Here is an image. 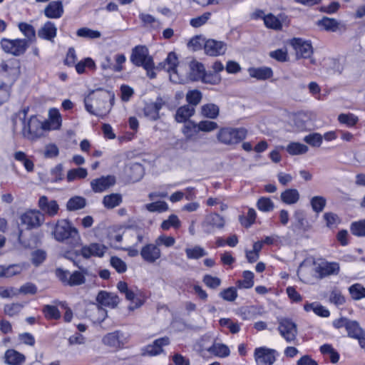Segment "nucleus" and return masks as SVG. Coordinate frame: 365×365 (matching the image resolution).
I'll return each mask as SVG.
<instances>
[{"label":"nucleus","instance_id":"1","mask_svg":"<svg viewBox=\"0 0 365 365\" xmlns=\"http://www.w3.org/2000/svg\"><path fill=\"white\" fill-rule=\"evenodd\" d=\"M29 107H24L12 118L13 130L14 132H21L24 138L34 140L43 135L46 130V124L40 121L36 116L31 115L26 120Z\"/></svg>","mask_w":365,"mask_h":365},{"label":"nucleus","instance_id":"2","mask_svg":"<svg viewBox=\"0 0 365 365\" xmlns=\"http://www.w3.org/2000/svg\"><path fill=\"white\" fill-rule=\"evenodd\" d=\"M114 97L113 93L107 91H93L84 99L86 109L92 115L103 117L110 112Z\"/></svg>","mask_w":365,"mask_h":365},{"label":"nucleus","instance_id":"3","mask_svg":"<svg viewBox=\"0 0 365 365\" xmlns=\"http://www.w3.org/2000/svg\"><path fill=\"white\" fill-rule=\"evenodd\" d=\"M52 235L56 240L61 242L68 241L72 247H77L81 243L78 230L67 220H58Z\"/></svg>","mask_w":365,"mask_h":365},{"label":"nucleus","instance_id":"4","mask_svg":"<svg viewBox=\"0 0 365 365\" xmlns=\"http://www.w3.org/2000/svg\"><path fill=\"white\" fill-rule=\"evenodd\" d=\"M16 68L10 63H0V106L8 100L11 83L14 81Z\"/></svg>","mask_w":365,"mask_h":365},{"label":"nucleus","instance_id":"5","mask_svg":"<svg viewBox=\"0 0 365 365\" xmlns=\"http://www.w3.org/2000/svg\"><path fill=\"white\" fill-rule=\"evenodd\" d=\"M209 342H211V337L208 335L202 337L199 342L198 351L202 356H205L206 351L219 358H226L230 356V350L227 345L215 341L208 346Z\"/></svg>","mask_w":365,"mask_h":365},{"label":"nucleus","instance_id":"6","mask_svg":"<svg viewBox=\"0 0 365 365\" xmlns=\"http://www.w3.org/2000/svg\"><path fill=\"white\" fill-rule=\"evenodd\" d=\"M246 135L247 130L244 128H223L218 131L217 138L220 143L231 145L245 139Z\"/></svg>","mask_w":365,"mask_h":365},{"label":"nucleus","instance_id":"7","mask_svg":"<svg viewBox=\"0 0 365 365\" xmlns=\"http://www.w3.org/2000/svg\"><path fill=\"white\" fill-rule=\"evenodd\" d=\"M226 218L218 212H212L207 214L200 226L206 234H213L216 230H222L226 226Z\"/></svg>","mask_w":365,"mask_h":365},{"label":"nucleus","instance_id":"8","mask_svg":"<svg viewBox=\"0 0 365 365\" xmlns=\"http://www.w3.org/2000/svg\"><path fill=\"white\" fill-rule=\"evenodd\" d=\"M1 46L6 53L18 56L24 54L30 45L28 40H23L22 38H2Z\"/></svg>","mask_w":365,"mask_h":365},{"label":"nucleus","instance_id":"9","mask_svg":"<svg viewBox=\"0 0 365 365\" xmlns=\"http://www.w3.org/2000/svg\"><path fill=\"white\" fill-rule=\"evenodd\" d=\"M130 61L137 66L149 68L153 66V58L149 56L148 49L145 46H137L132 49Z\"/></svg>","mask_w":365,"mask_h":365},{"label":"nucleus","instance_id":"10","mask_svg":"<svg viewBox=\"0 0 365 365\" xmlns=\"http://www.w3.org/2000/svg\"><path fill=\"white\" fill-rule=\"evenodd\" d=\"M278 330L282 336L287 342H294L297 339V324L291 319L287 318H280L278 319Z\"/></svg>","mask_w":365,"mask_h":365},{"label":"nucleus","instance_id":"11","mask_svg":"<svg viewBox=\"0 0 365 365\" xmlns=\"http://www.w3.org/2000/svg\"><path fill=\"white\" fill-rule=\"evenodd\" d=\"M43 220V215L40 211L29 210L21 216L19 226H25V229L31 230L39 227Z\"/></svg>","mask_w":365,"mask_h":365},{"label":"nucleus","instance_id":"12","mask_svg":"<svg viewBox=\"0 0 365 365\" xmlns=\"http://www.w3.org/2000/svg\"><path fill=\"white\" fill-rule=\"evenodd\" d=\"M277 351L266 347L257 348L255 350V359L257 365H272L276 361Z\"/></svg>","mask_w":365,"mask_h":365},{"label":"nucleus","instance_id":"13","mask_svg":"<svg viewBox=\"0 0 365 365\" xmlns=\"http://www.w3.org/2000/svg\"><path fill=\"white\" fill-rule=\"evenodd\" d=\"M340 271V266L336 262L322 261L315 264L314 272L320 279L330 275H337Z\"/></svg>","mask_w":365,"mask_h":365},{"label":"nucleus","instance_id":"14","mask_svg":"<svg viewBox=\"0 0 365 365\" xmlns=\"http://www.w3.org/2000/svg\"><path fill=\"white\" fill-rule=\"evenodd\" d=\"M142 259L150 264L155 263L161 257V250L155 243H148L144 245L140 250Z\"/></svg>","mask_w":365,"mask_h":365},{"label":"nucleus","instance_id":"15","mask_svg":"<svg viewBox=\"0 0 365 365\" xmlns=\"http://www.w3.org/2000/svg\"><path fill=\"white\" fill-rule=\"evenodd\" d=\"M290 44L296 51L298 58H309L313 53L311 43L302 38H294L290 41Z\"/></svg>","mask_w":365,"mask_h":365},{"label":"nucleus","instance_id":"16","mask_svg":"<svg viewBox=\"0 0 365 365\" xmlns=\"http://www.w3.org/2000/svg\"><path fill=\"white\" fill-rule=\"evenodd\" d=\"M117 288L120 293L125 294L127 300L131 302V304L128 306L129 310L133 311L135 309L139 308L143 304V302L140 299H136L135 292L128 288L126 282L120 281L117 284Z\"/></svg>","mask_w":365,"mask_h":365},{"label":"nucleus","instance_id":"17","mask_svg":"<svg viewBox=\"0 0 365 365\" xmlns=\"http://www.w3.org/2000/svg\"><path fill=\"white\" fill-rule=\"evenodd\" d=\"M115 178L112 175L103 176L93 180L91 182V187L95 192H102L114 185Z\"/></svg>","mask_w":365,"mask_h":365},{"label":"nucleus","instance_id":"18","mask_svg":"<svg viewBox=\"0 0 365 365\" xmlns=\"http://www.w3.org/2000/svg\"><path fill=\"white\" fill-rule=\"evenodd\" d=\"M206 54L211 56L223 55L227 51V45L222 41L208 39L204 46Z\"/></svg>","mask_w":365,"mask_h":365},{"label":"nucleus","instance_id":"19","mask_svg":"<svg viewBox=\"0 0 365 365\" xmlns=\"http://www.w3.org/2000/svg\"><path fill=\"white\" fill-rule=\"evenodd\" d=\"M170 339L168 337H162L153 341L152 344L146 346L143 349V356H156L163 352V347L168 345Z\"/></svg>","mask_w":365,"mask_h":365},{"label":"nucleus","instance_id":"20","mask_svg":"<svg viewBox=\"0 0 365 365\" xmlns=\"http://www.w3.org/2000/svg\"><path fill=\"white\" fill-rule=\"evenodd\" d=\"M165 104L162 98H158L154 103H147L143 109L145 117L152 120H156L160 118L159 110Z\"/></svg>","mask_w":365,"mask_h":365},{"label":"nucleus","instance_id":"21","mask_svg":"<svg viewBox=\"0 0 365 365\" xmlns=\"http://www.w3.org/2000/svg\"><path fill=\"white\" fill-rule=\"evenodd\" d=\"M106 250L107 247L102 244L91 243L89 245L83 246L80 253L84 258H89L92 256L101 257Z\"/></svg>","mask_w":365,"mask_h":365},{"label":"nucleus","instance_id":"22","mask_svg":"<svg viewBox=\"0 0 365 365\" xmlns=\"http://www.w3.org/2000/svg\"><path fill=\"white\" fill-rule=\"evenodd\" d=\"M125 242L133 246H138L143 242L145 233L143 230L137 228H128L123 232Z\"/></svg>","mask_w":365,"mask_h":365},{"label":"nucleus","instance_id":"23","mask_svg":"<svg viewBox=\"0 0 365 365\" xmlns=\"http://www.w3.org/2000/svg\"><path fill=\"white\" fill-rule=\"evenodd\" d=\"M178 63V60L176 54L174 52L168 53L165 62L163 67L170 73V78L172 81L175 83L180 82V79L178 78V71L176 70Z\"/></svg>","mask_w":365,"mask_h":365},{"label":"nucleus","instance_id":"24","mask_svg":"<svg viewBox=\"0 0 365 365\" xmlns=\"http://www.w3.org/2000/svg\"><path fill=\"white\" fill-rule=\"evenodd\" d=\"M292 122L297 131H305L310 129L311 116L307 113H298L294 115Z\"/></svg>","mask_w":365,"mask_h":365},{"label":"nucleus","instance_id":"25","mask_svg":"<svg viewBox=\"0 0 365 365\" xmlns=\"http://www.w3.org/2000/svg\"><path fill=\"white\" fill-rule=\"evenodd\" d=\"M41 210L50 217L57 215L59 207L56 200H49L46 196H41L38 200Z\"/></svg>","mask_w":365,"mask_h":365},{"label":"nucleus","instance_id":"26","mask_svg":"<svg viewBox=\"0 0 365 365\" xmlns=\"http://www.w3.org/2000/svg\"><path fill=\"white\" fill-rule=\"evenodd\" d=\"M96 300L100 304L112 308L116 307L120 302L115 294L106 291H101L97 295Z\"/></svg>","mask_w":365,"mask_h":365},{"label":"nucleus","instance_id":"27","mask_svg":"<svg viewBox=\"0 0 365 365\" xmlns=\"http://www.w3.org/2000/svg\"><path fill=\"white\" fill-rule=\"evenodd\" d=\"M189 67V78L192 81H202L206 73L204 66L201 63L193 60L190 63Z\"/></svg>","mask_w":365,"mask_h":365},{"label":"nucleus","instance_id":"28","mask_svg":"<svg viewBox=\"0 0 365 365\" xmlns=\"http://www.w3.org/2000/svg\"><path fill=\"white\" fill-rule=\"evenodd\" d=\"M102 342L104 345L115 350L119 349L123 346V343L120 340V333L119 331H113L107 334L103 337Z\"/></svg>","mask_w":365,"mask_h":365},{"label":"nucleus","instance_id":"29","mask_svg":"<svg viewBox=\"0 0 365 365\" xmlns=\"http://www.w3.org/2000/svg\"><path fill=\"white\" fill-rule=\"evenodd\" d=\"M44 14L50 19L60 18L63 14V7L61 1H53L50 2L45 8Z\"/></svg>","mask_w":365,"mask_h":365},{"label":"nucleus","instance_id":"30","mask_svg":"<svg viewBox=\"0 0 365 365\" xmlns=\"http://www.w3.org/2000/svg\"><path fill=\"white\" fill-rule=\"evenodd\" d=\"M62 123L61 115L56 108H51L48 111V120L43 123L46 124V130L58 129Z\"/></svg>","mask_w":365,"mask_h":365},{"label":"nucleus","instance_id":"31","mask_svg":"<svg viewBox=\"0 0 365 365\" xmlns=\"http://www.w3.org/2000/svg\"><path fill=\"white\" fill-rule=\"evenodd\" d=\"M57 28L51 21L46 22L38 30V37L48 41H53L56 36Z\"/></svg>","mask_w":365,"mask_h":365},{"label":"nucleus","instance_id":"32","mask_svg":"<svg viewBox=\"0 0 365 365\" xmlns=\"http://www.w3.org/2000/svg\"><path fill=\"white\" fill-rule=\"evenodd\" d=\"M346 329L348 336L358 339L359 344L362 339H365V332L356 321L349 320Z\"/></svg>","mask_w":365,"mask_h":365},{"label":"nucleus","instance_id":"33","mask_svg":"<svg viewBox=\"0 0 365 365\" xmlns=\"http://www.w3.org/2000/svg\"><path fill=\"white\" fill-rule=\"evenodd\" d=\"M248 73L252 78L257 80H267L273 75L272 70L269 67L250 68Z\"/></svg>","mask_w":365,"mask_h":365},{"label":"nucleus","instance_id":"34","mask_svg":"<svg viewBox=\"0 0 365 365\" xmlns=\"http://www.w3.org/2000/svg\"><path fill=\"white\" fill-rule=\"evenodd\" d=\"M5 361L10 365H21L25 361L24 354L14 349H9L5 353Z\"/></svg>","mask_w":365,"mask_h":365},{"label":"nucleus","instance_id":"35","mask_svg":"<svg viewBox=\"0 0 365 365\" xmlns=\"http://www.w3.org/2000/svg\"><path fill=\"white\" fill-rule=\"evenodd\" d=\"M195 113L194 107L185 105L180 107L175 114V120L178 123L186 122Z\"/></svg>","mask_w":365,"mask_h":365},{"label":"nucleus","instance_id":"36","mask_svg":"<svg viewBox=\"0 0 365 365\" xmlns=\"http://www.w3.org/2000/svg\"><path fill=\"white\" fill-rule=\"evenodd\" d=\"M282 201L287 205H293L299 200V193L297 189H287L281 193Z\"/></svg>","mask_w":365,"mask_h":365},{"label":"nucleus","instance_id":"37","mask_svg":"<svg viewBox=\"0 0 365 365\" xmlns=\"http://www.w3.org/2000/svg\"><path fill=\"white\" fill-rule=\"evenodd\" d=\"M286 150L291 155H299L306 154L309 148L307 145L299 142H291L287 145Z\"/></svg>","mask_w":365,"mask_h":365},{"label":"nucleus","instance_id":"38","mask_svg":"<svg viewBox=\"0 0 365 365\" xmlns=\"http://www.w3.org/2000/svg\"><path fill=\"white\" fill-rule=\"evenodd\" d=\"M18 28L25 36V38L22 39L28 40L30 45L36 38V31L33 26L27 23L21 22L18 24Z\"/></svg>","mask_w":365,"mask_h":365},{"label":"nucleus","instance_id":"39","mask_svg":"<svg viewBox=\"0 0 365 365\" xmlns=\"http://www.w3.org/2000/svg\"><path fill=\"white\" fill-rule=\"evenodd\" d=\"M200 112L202 115L205 118L215 119L219 115L220 109L214 103H207L201 107Z\"/></svg>","mask_w":365,"mask_h":365},{"label":"nucleus","instance_id":"40","mask_svg":"<svg viewBox=\"0 0 365 365\" xmlns=\"http://www.w3.org/2000/svg\"><path fill=\"white\" fill-rule=\"evenodd\" d=\"M122 202V196L118 193H112L103 197V204L108 209H113Z\"/></svg>","mask_w":365,"mask_h":365},{"label":"nucleus","instance_id":"41","mask_svg":"<svg viewBox=\"0 0 365 365\" xmlns=\"http://www.w3.org/2000/svg\"><path fill=\"white\" fill-rule=\"evenodd\" d=\"M22 267L18 264H12L8 267L0 266V277L9 278L21 272Z\"/></svg>","mask_w":365,"mask_h":365},{"label":"nucleus","instance_id":"42","mask_svg":"<svg viewBox=\"0 0 365 365\" xmlns=\"http://www.w3.org/2000/svg\"><path fill=\"white\" fill-rule=\"evenodd\" d=\"M130 180L132 182H138L139 181L142 177L143 176V168L140 163H133L130 165Z\"/></svg>","mask_w":365,"mask_h":365},{"label":"nucleus","instance_id":"43","mask_svg":"<svg viewBox=\"0 0 365 365\" xmlns=\"http://www.w3.org/2000/svg\"><path fill=\"white\" fill-rule=\"evenodd\" d=\"M349 292L354 300H360L365 298V287L359 283L350 286Z\"/></svg>","mask_w":365,"mask_h":365},{"label":"nucleus","instance_id":"44","mask_svg":"<svg viewBox=\"0 0 365 365\" xmlns=\"http://www.w3.org/2000/svg\"><path fill=\"white\" fill-rule=\"evenodd\" d=\"M14 158L16 160L22 163L25 169L28 172H32L34 170V163L32 160L28 158L25 153L22 151H17L14 154Z\"/></svg>","mask_w":365,"mask_h":365},{"label":"nucleus","instance_id":"45","mask_svg":"<svg viewBox=\"0 0 365 365\" xmlns=\"http://www.w3.org/2000/svg\"><path fill=\"white\" fill-rule=\"evenodd\" d=\"M243 279L237 282L240 289H250L254 285V273L251 271H244Z\"/></svg>","mask_w":365,"mask_h":365},{"label":"nucleus","instance_id":"46","mask_svg":"<svg viewBox=\"0 0 365 365\" xmlns=\"http://www.w3.org/2000/svg\"><path fill=\"white\" fill-rule=\"evenodd\" d=\"M145 207L150 212H163L168 211L169 209L168 203L161 200L148 203L145 205Z\"/></svg>","mask_w":365,"mask_h":365},{"label":"nucleus","instance_id":"47","mask_svg":"<svg viewBox=\"0 0 365 365\" xmlns=\"http://www.w3.org/2000/svg\"><path fill=\"white\" fill-rule=\"evenodd\" d=\"M86 206V199L80 197L75 196L69 199L67 202V209L70 211L78 210L83 208Z\"/></svg>","mask_w":365,"mask_h":365},{"label":"nucleus","instance_id":"48","mask_svg":"<svg viewBox=\"0 0 365 365\" xmlns=\"http://www.w3.org/2000/svg\"><path fill=\"white\" fill-rule=\"evenodd\" d=\"M185 251L187 257L190 259H197L207 255V252L202 247L198 245L186 248Z\"/></svg>","mask_w":365,"mask_h":365},{"label":"nucleus","instance_id":"49","mask_svg":"<svg viewBox=\"0 0 365 365\" xmlns=\"http://www.w3.org/2000/svg\"><path fill=\"white\" fill-rule=\"evenodd\" d=\"M88 175V172L86 168H78L75 169H71L68 171L66 179L68 182H72L77 179H83L86 178Z\"/></svg>","mask_w":365,"mask_h":365},{"label":"nucleus","instance_id":"50","mask_svg":"<svg viewBox=\"0 0 365 365\" xmlns=\"http://www.w3.org/2000/svg\"><path fill=\"white\" fill-rule=\"evenodd\" d=\"M310 204L314 212L319 213L324 209L327 200L323 196H314L310 200Z\"/></svg>","mask_w":365,"mask_h":365},{"label":"nucleus","instance_id":"51","mask_svg":"<svg viewBox=\"0 0 365 365\" xmlns=\"http://www.w3.org/2000/svg\"><path fill=\"white\" fill-rule=\"evenodd\" d=\"M264 23L267 28L274 30H280L282 27L280 20L272 14L264 17Z\"/></svg>","mask_w":365,"mask_h":365},{"label":"nucleus","instance_id":"52","mask_svg":"<svg viewBox=\"0 0 365 365\" xmlns=\"http://www.w3.org/2000/svg\"><path fill=\"white\" fill-rule=\"evenodd\" d=\"M318 25L323 27L326 31H336L339 28V24L334 19L324 17L318 21Z\"/></svg>","mask_w":365,"mask_h":365},{"label":"nucleus","instance_id":"53","mask_svg":"<svg viewBox=\"0 0 365 365\" xmlns=\"http://www.w3.org/2000/svg\"><path fill=\"white\" fill-rule=\"evenodd\" d=\"M181 222L176 215H170L168 218L161 223L163 230H168L171 227L178 229L180 227Z\"/></svg>","mask_w":365,"mask_h":365},{"label":"nucleus","instance_id":"54","mask_svg":"<svg viewBox=\"0 0 365 365\" xmlns=\"http://www.w3.org/2000/svg\"><path fill=\"white\" fill-rule=\"evenodd\" d=\"M295 222L292 226L303 230H307V222L305 218L304 212L301 210L295 211L294 214Z\"/></svg>","mask_w":365,"mask_h":365},{"label":"nucleus","instance_id":"55","mask_svg":"<svg viewBox=\"0 0 365 365\" xmlns=\"http://www.w3.org/2000/svg\"><path fill=\"white\" fill-rule=\"evenodd\" d=\"M338 120L341 124H344L348 127H352L356 124L359 119L353 113H341L338 116Z\"/></svg>","mask_w":365,"mask_h":365},{"label":"nucleus","instance_id":"56","mask_svg":"<svg viewBox=\"0 0 365 365\" xmlns=\"http://www.w3.org/2000/svg\"><path fill=\"white\" fill-rule=\"evenodd\" d=\"M76 34L78 36L83 37V38H98L101 37V34L100 31L96 30H93L89 28L83 27L81 29H79Z\"/></svg>","mask_w":365,"mask_h":365},{"label":"nucleus","instance_id":"57","mask_svg":"<svg viewBox=\"0 0 365 365\" xmlns=\"http://www.w3.org/2000/svg\"><path fill=\"white\" fill-rule=\"evenodd\" d=\"M86 272L75 271L69 276L68 285L77 286L82 284L85 282Z\"/></svg>","mask_w":365,"mask_h":365},{"label":"nucleus","instance_id":"58","mask_svg":"<svg viewBox=\"0 0 365 365\" xmlns=\"http://www.w3.org/2000/svg\"><path fill=\"white\" fill-rule=\"evenodd\" d=\"M202 99V93L198 90L189 91L186 94V101L190 106H196Z\"/></svg>","mask_w":365,"mask_h":365},{"label":"nucleus","instance_id":"59","mask_svg":"<svg viewBox=\"0 0 365 365\" xmlns=\"http://www.w3.org/2000/svg\"><path fill=\"white\" fill-rule=\"evenodd\" d=\"M323 140V136L319 133H314L306 135L304 141L313 147H319Z\"/></svg>","mask_w":365,"mask_h":365},{"label":"nucleus","instance_id":"60","mask_svg":"<svg viewBox=\"0 0 365 365\" xmlns=\"http://www.w3.org/2000/svg\"><path fill=\"white\" fill-rule=\"evenodd\" d=\"M351 232L354 235L358 237L365 236V219L354 222L351 225Z\"/></svg>","mask_w":365,"mask_h":365},{"label":"nucleus","instance_id":"61","mask_svg":"<svg viewBox=\"0 0 365 365\" xmlns=\"http://www.w3.org/2000/svg\"><path fill=\"white\" fill-rule=\"evenodd\" d=\"M23 305L20 303L7 304L4 307V312L9 317L17 315L22 309Z\"/></svg>","mask_w":365,"mask_h":365},{"label":"nucleus","instance_id":"62","mask_svg":"<svg viewBox=\"0 0 365 365\" xmlns=\"http://www.w3.org/2000/svg\"><path fill=\"white\" fill-rule=\"evenodd\" d=\"M257 207L262 212H269L274 209V203L269 197H262L258 200Z\"/></svg>","mask_w":365,"mask_h":365},{"label":"nucleus","instance_id":"63","mask_svg":"<svg viewBox=\"0 0 365 365\" xmlns=\"http://www.w3.org/2000/svg\"><path fill=\"white\" fill-rule=\"evenodd\" d=\"M155 242L158 247L161 245L165 247H171L175 245V239L172 236L161 235L155 239Z\"/></svg>","mask_w":365,"mask_h":365},{"label":"nucleus","instance_id":"64","mask_svg":"<svg viewBox=\"0 0 365 365\" xmlns=\"http://www.w3.org/2000/svg\"><path fill=\"white\" fill-rule=\"evenodd\" d=\"M43 312L45 317L49 319H58L61 317L60 312L55 306L46 305L43 307Z\"/></svg>","mask_w":365,"mask_h":365}]
</instances>
